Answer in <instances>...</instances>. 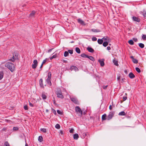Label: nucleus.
<instances>
[{"label":"nucleus","instance_id":"obj_12","mask_svg":"<svg viewBox=\"0 0 146 146\" xmlns=\"http://www.w3.org/2000/svg\"><path fill=\"white\" fill-rule=\"evenodd\" d=\"M129 76L131 79H133L135 77V75L132 72H131L129 73Z\"/></svg>","mask_w":146,"mask_h":146},{"label":"nucleus","instance_id":"obj_36","mask_svg":"<svg viewBox=\"0 0 146 146\" xmlns=\"http://www.w3.org/2000/svg\"><path fill=\"white\" fill-rule=\"evenodd\" d=\"M136 71L138 73H139L141 72V70L138 67L135 68Z\"/></svg>","mask_w":146,"mask_h":146},{"label":"nucleus","instance_id":"obj_34","mask_svg":"<svg viewBox=\"0 0 146 146\" xmlns=\"http://www.w3.org/2000/svg\"><path fill=\"white\" fill-rule=\"evenodd\" d=\"M57 56V54H55L54 55L52 56L50 58V60H52L54 58H56Z\"/></svg>","mask_w":146,"mask_h":146},{"label":"nucleus","instance_id":"obj_52","mask_svg":"<svg viewBox=\"0 0 146 146\" xmlns=\"http://www.w3.org/2000/svg\"><path fill=\"white\" fill-rule=\"evenodd\" d=\"M125 80V78H122L121 80V82L122 83H123V82H125V81H124Z\"/></svg>","mask_w":146,"mask_h":146},{"label":"nucleus","instance_id":"obj_47","mask_svg":"<svg viewBox=\"0 0 146 146\" xmlns=\"http://www.w3.org/2000/svg\"><path fill=\"white\" fill-rule=\"evenodd\" d=\"M127 99V96H123V101H124L126 100Z\"/></svg>","mask_w":146,"mask_h":146},{"label":"nucleus","instance_id":"obj_29","mask_svg":"<svg viewBox=\"0 0 146 146\" xmlns=\"http://www.w3.org/2000/svg\"><path fill=\"white\" fill-rule=\"evenodd\" d=\"M80 56L83 58H87L88 57V55L85 54V53H82V54Z\"/></svg>","mask_w":146,"mask_h":146},{"label":"nucleus","instance_id":"obj_6","mask_svg":"<svg viewBox=\"0 0 146 146\" xmlns=\"http://www.w3.org/2000/svg\"><path fill=\"white\" fill-rule=\"evenodd\" d=\"M70 99L75 104L77 105H79V102L76 98L73 97L70 98Z\"/></svg>","mask_w":146,"mask_h":146},{"label":"nucleus","instance_id":"obj_48","mask_svg":"<svg viewBox=\"0 0 146 146\" xmlns=\"http://www.w3.org/2000/svg\"><path fill=\"white\" fill-rule=\"evenodd\" d=\"M12 58H13V60H12V59H11V60H12V61L13 62H14L15 61V60L16 59V58H15L14 57V54H13V56L12 57Z\"/></svg>","mask_w":146,"mask_h":146},{"label":"nucleus","instance_id":"obj_54","mask_svg":"<svg viewBox=\"0 0 146 146\" xmlns=\"http://www.w3.org/2000/svg\"><path fill=\"white\" fill-rule=\"evenodd\" d=\"M62 62H64L66 63L67 62V61L66 60H65L64 59H62Z\"/></svg>","mask_w":146,"mask_h":146},{"label":"nucleus","instance_id":"obj_45","mask_svg":"<svg viewBox=\"0 0 146 146\" xmlns=\"http://www.w3.org/2000/svg\"><path fill=\"white\" fill-rule=\"evenodd\" d=\"M19 128L17 127H13V130L15 131H17L18 130Z\"/></svg>","mask_w":146,"mask_h":146},{"label":"nucleus","instance_id":"obj_7","mask_svg":"<svg viewBox=\"0 0 146 146\" xmlns=\"http://www.w3.org/2000/svg\"><path fill=\"white\" fill-rule=\"evenodd\" d=\"M33 64L32 65V68L35 69L36 67L38 65V62L36 60H34L33 62Z\"/></svg>","mask_w":146,"mask_h":146},{"label":"nucleus","instance_id":"obj_23","mask_svg":"<svg viewBox=\"0 0 146 146\" xmlns=\"http://www.w3.org/2000/svg\"><path fill=\"white\" fill-rule=\"evenodd\" d=\"M75 51L78 54H80L81 52L80 50L78 47L76 48Z\"/></svg>","mask_w":146,"mask_h":146},{"label":"nucleus","instance_id":"obj_38","mask_svg":"<svg viewBox=\"0 0 146 146\" xmlns=\"http://www.w3.org/2000/svg\"><path fill=\"white\" fill-rule=\"evenodd\" d=\"M142 38L143 40H146V35L143 34L142 36Z\"/></svg>","mask_w":146,"mask_h":146},{"label":"nucleus","instance_id":"obj_2","mask_svg":"<svg viewBox=\"0 0 146 146\" xmlns=\"http://www.w3.org/2000/svg\"><path fill=\"white\" fill-rule=\"evenodd\" d=\"M56 93L57 95V97L61 99L64 98V96L62 94L61 90L60 88H57Z\"/></svg>","mask_w":146,"mask_h":146},{"label":"nucleus","instance_id":"obj_56","mask_svg":"<svg viewBox=\"0 0 146 146\" xmlns=\"http://www.w3.org/2000/svg\"><path fill=\"white\" fill-rule=\"evenodd\" d=\"M46 59H46V58L44 60H43V62H42V64H44V63H45L46 62Z\"/></svg>","mask_w":146,"mask_h":146},{"label":"nucleus","instance_id":"obj_27","mask_svg":"<svg viewBox=\"0 0 146 146\" xmlns=\"http://www.w3.org/2000/svg\"><path fill=\"white\" fill-rule=\"evenodd\" d=\"M98 42L99 44H102L103 40L102 39H98Z\"/></svg>","mask_w":146,"mask_h":146},{"label":"nucleus","instance_id":"obj_8","mask_svg":"<svg viewBox=\"0 0 146 146\" xmlns=\"http://www.w3.org/2000/svg\"><path fill=\"white\" fill-rule=\"evenodd\" d=\"M133 21L139 23L140 21V19L139 18L135 16H133L132 17Z\"/></svg>","mask_w":146,"mask_h":146},{"label":"nucleus","instance_id":"obj_16","mask_svg":"<svg viewBox=\"0 0 146 146\" xmlns=\"http://www.w3.org/2000/svg\"><path fill=\"white\" fill-rule=\"evenodd\" d=\"M39 84L40 87L42 88H44V86L43 84V80L42 78L40 79L39 80Z\"/></svg>","mask_w":146,"mask_h":146},{"label":"nucleus","instance_id":"obj_32","mask_svg":"<svg viewBox=\"0 0 146 146\" xmlns=\"http://www.w3.org/2000/svg\"><path fill=\"white\" fill-rule=\"evenodd\" d=\"M69 55L68 51H65L64 53V56L65 57H67Z\"/></svg>","mask_w":146,"mask_h":146},{"label":"nucleus","instance_id":"obj_5","mask_svg":"<svg viewBox=\"0 0 146 146\" xmlns=\"http://www.w3.org/2000/svg\"><path fill=\"white\" fill-rule=\"evenodd\" d=\"M115 113L114 111H110L107 117V120H110L111 119Z\"/></svg>","mask_w":146,"mask_h":146},{"label":"nucleus","instance_id":"obj_62","mask_svg":"<svg viewBox=\"0 0 146 146\" xmlns=\"http://www.w3.org/2000/svg\"><path fill=\"white\" fill-rule=\"evenodd\" d=\"M120 76H117V79L118 80H120Z\"/></svg>","mask_w":146,"mask_h":146},{"label":"nucleus","instance_id":"obj_30","mask_svg":"<svg viewBox=\"0 0 146 146\" xmlns=\"http://www.w3.org/2000/svg\"><path fill=\"white\" fill-rule=\"evenodd\" d=\"M139 46L141 48H143L144 47V45L142 43H139L138 44Z\"/></svg>","mask_w":146,"mask_h":146},{"label":"nucleus","instance_id":"obj_57","mask_svg":"<svg viewBox=\"0 0 146 146\" xmlns=\"http://www.w3.org/2000/svg\"><path fill=\"white\" fill-rule=\"evenodd\" d=\"M53 101V103H54V104L56 106L57 105V104L56 103V101L55 100H54Z\"/></svg>","mask_w":146,"mask_h":146},{"label":"nucleus","instance_id":"obj_37","mask_svg":"<svg viewBox=\"0 0 146 146\" xmlns=\"http://www.w3.org/2000/svg\"><path fill=\"white\" fill-rule=\"evenodd\" d=\"M40 130L44 133H46V129L45 128H41L40 129Z\"/></svg>","mask_w":146,"mask_h":146},{"label":"nucleus","instance_id":"obj_59","mask_svg":"<svg viewBox=\"0 0 146 146\" xmlns=\"http://www.w3.org/2000/svg\"><path fill=\"white\" fill-rule=\"evenodd\" d=\"M52 49H53V48H51V49H49L48 50V52H50L52 51Z\"/></svg>","mask_w":146,"mask_h":146},{"label":"nucleus","instance_id":"obj_13","mask_svg":"<svg viewBox=\"0 0 146 146\" xmlns=\"http://www.w3.org/2000/svg\"><path fill=\"white\" fill-rule=\"evenodd\" d=\"M87 50L88 52L91 53H93L94 52V50L92 48L89 46L87 47Z\"/></svg>","mask_w":146,"mask_h":146},{"label":"nucleus","instance_id":"obj_63","mask_svg":"<svg viewBox=\"0 0 146 146\" xmlns=\"http://www.w3.org/2000/svg\"><path fill=\"white\" fill-rule=\"evenodd\" d=\"M6 130V128L4 127V128H3V129H2V131H5Z\"/></svg>","mask_w":146,"mask_h":146},{"label":"nucleus","instance_id":"obj_10","mask_svg":"<svg viewBox=\"0 0 146 146\" xmlns=\"http://www.w3.org/2000/svg\"><path fill=\"white\" fill-rule=\"evenodd\" d=\"M70 69L71 70H74L75 71H77L78 70V68L76 66H71Z\"/></svg>","mask_w":146,"mask_h":146},{"label":"nucleus","instance_id":"obj_51","mask_svg":"<svg viewBox=\"0 0 146 146\" xmlns=\"http://www.w3.org/2000/svg\"><path fill=\"white\" fill-rule=\"evenodd\" d=\"M29 106H31V107H33L34 106L33 105L32 103H31V102H29Z\"/></svg>","mask_w":146,"mask_h":146},{"label":"nucleus","instance_id":"obj_33","mask_svg":"<svg viewBox=\"0 0 146 146\" xmlns=\"http://www.w3.org/2000/svg\"><path fill=\"white\" fill-rule=\"evenodd\" d=\"M128 43L129 44H130L131 45H133L134 44V43L133 40H129L128 41Z\"/></svg>","mask_w":146,"mask_h":146},{"label":"nucleus","instance_id":"obj_15","mask_svg":"<svg viewBox=\"0 0 146 146\" xmlns=\"http://www.w3.org/2000/svg\"><path fill=\"white\" fill-rule=\"evenodd\" d=\"M41 97L42 99L44 100H45L46 99V96L44 92H43L42 93Z\"/></svg>","mask_w":146,"mask_h":146},{"label":"nucleus","instance_id":"obj_24","mask_svg":"<svg viewBox=\"0 0 146 146\" xmlns=\"http://www.w3.org/2000/svg\"><path fill=\"white\" fill-rule=\"evenodd\" d=\"M118 115L121 116L125 115H126V113L124 111H121L119 113Z\"/></svg>","mask_w":146,"mask_h":146},{"label":"nucleus","instance_id":"obj_11","mask_svg":"<svg viewBox=\"0 0 146 146\" xmlns=\"http://www.w3.org/2000/svg\"><path fill=\"white\" fill-rule=\"evenodd\" d=\"M130 58L132 59V62L135 64H137L138 62V60L134 58L133 56H131L130 57Z\"/></svg>","mask_w":146,"mask_h":146},{"label":"nucleus","instance_id":"obj_43","mask_svg":"<svg viewBox=\"0 0 146 146\" xmlns=\"http://www.w3.org/2000/svg\"><path fill=\"white\" fill-rule=\"evenodd\" d=\"M68 53H69L70 54H72L73 53V50H68Z\"/></svg>","mask_w":146,"mask_h":146},{"label":"nucleus","instance_id":"obj_18","mask_svg":"<svg viewBox=\"0 0 146 146\" xmlns=\"http://www.w3.org/2000/svg\"><path fill=\"white\" fill-rule=\"evenodd\" d=\"M113 62L115 65L117 66H118L119 64L118 63V61L117 60H116L115 58L114 59Z\"/></svg>","mask_w":146,"mask_h":146},{"label":"nucleus","instance_id":"obj_25","mask_svg":"<svg viewBox=\"0 0 146 146\" xmlns=\"http://www.w3.org/2000/svg\"><path fill=\"white\" fill-rule=\"evenodd\" d=\"M87 58H88L90 60L93 61H95L94 58L92 56H88V57Z\"/></svg>","mask_w":146,"mask_h":146},{"label":"nucleus","instance_id":"obj_44","mask_svg":"<svg viewBox=\"0 0 146 146\" xmlns=\"http://www.w3.org/2000/svg\"><path fill=\"white\" fill-rule=\"evenodd\" d=\"M97 40V38L95 37H93L92 38V40L93 41H96Z\"/></svg>","mask_w":146,"mask_h":146},{"label":"nucleus","instance_id":"obj_19","mask_svg":"<svg viewBox=\"0 0 146 146\" xmlns=\"http://www.w3.org/2000/svg\"><path fill=\"white\" fill-rule=\"evenodd\" d=\"M87 135V134L85 133H82L81 135V137L82 138H84Z\"/></svg>","mask_w":146,"mask_h":146},{"label":"nucleus","instance_id":"obj_3","mask_svg":"<svg viewBox=\"0 0 146 146\" xmlns=\"http://www.w3.org/2000/svg\"><path fill=\"white\" fill-rule=\"evenodd\" d=\"M47 78L46 79V82L49 86H51L52 85L51 80V72H48L47 75Z\"/></svg>","mask_w":146,"mask_h":146},{"label":"nucleus","instance_id":"obj_64","mask_svg":"<svg viewBox=\"0 0 146 146\" xmlns=\"http://www.w3.org/2000/svg\"><path fill=\"white\" fill-rule=\"evenodd\" d=\"M124 72L126 74H127V71L126 70H125L124 71Z\"/></svg>","mask_w":146,"mask_h":146},{"label":"nucleus","instance_id":"obj_53","mask_svg":"<svg viewBox=\"0 0 146 146\" xmlns=\"http://www.w3.org/2000/svg\"><path fill=\"white\" fill-rule=\"evenodd\" d=\"M133 40L135 42H137L138 40L137 39V38H133Z\"/></svg>","mask_w":146,"mask_h":146},{"label":"nucleus","instance_id":"obj_22","mask_svg":"<svg viewBox=\"0 0 146 146\" xmlns=\"http://www.w3.org/2000/svg\"><path fill=\"white\" fill-rule=\"evenodd\" d=\"M4 73L3 71L0 72V80H1L3 77Z\"/></svg>","mask_w":146,"mask_h":146},{"label":"nucleus","instance_id":"obj_55","mask_svg":"<svg viewBox=\"0 0 146 146\" xmlns=\"http://www.w3.org/2000/svg\"><path fill=\"white\" fill-rule=\"evenodd\" d=\"M5 121L9 123L11 121V120H9V119H5Z\"/></svg>","mask_w":146,"mask_h":146},{"label":"nucleus","instance_id":"obj_9","mask_svg":"<svg viewBox=\"0 0 146 146\" xmlns=\"http://www.w3.org/2000/svg\"><path fill=\"white\" fill-rule=\"evenodd\" d=\"M104 59H99L98 60V61L100 64V66L102 67L104 65Z\"/></svg>","mask_w":146,"mask_h":146},{"label":"nucleus","instance_id":"obj_1","mask_svg":"<svg viewBox=\"0 0 146 146\" xmlns=\"http://www.w3.org/2000/svg\"><path fill=\"white\" fill-rule=\"evenodd\" d=\"M5 66L8 68L11 72H13L14 71L15 67L14 64L11 62H8L5 64Z\"/></svg>","mask_w":146,"mask_h":146},{"label":"nucleus","instance_id":"obj_41","mask_svg":"<svg viewBox=\"0 0 146 146\" xmlns=\"http://www.w3.org/2000/svg\"><path fill=\"white\" fill-rule=\"evenodd\" d=\"M52 112L55 115H56V110L53 108L51 109Z\"/></svg>","mask_w":146,"mask_h":146},{"label":"nucleus","instance_id":"obj_17","mask_svg":"<svg viewBox=\"0 0 146 146\" xmlns=\"http://www.w3.org/2000/svg\"><path fill=\"white\" fill-rule=\"evenodd\" d=\"M107 115L106 113L103 115L102 117V121L107 119Z\"/></svg>","mask_w":146,"mask_h":146},{"label":"nucleus","instance_id":"obj_35","mask_svg":"<svg viewBox=\"0 0 146 146\" xmlns=\"http://www.w3.org/2000/svg\"><path fill=\"white\" fill-rule=\"evenodd\" d=\"M55 127L56 128L59 129L60 128V126L59 124L57 123L55 125Z\"/></svg>","mask_w":146,"mask_h":146},{"label":"nucleus","instance_id":"obj_26","mask_svg":"<svg viewBox=\"0 0 146 146\" xmlns=\"http://www.w3.org/2000/svg\"><path fill=\"white\" fill-rule=\"evenodd\" d=\"M35 11H33L30 14L29 16L31 17H33L35 14Z\"/></svg>","mask_w":146,"mask_h":146},{"label":"nucleus","instance_id":"obj_31","mask_svg":"<svg viewBox=\"0 0 146 146\" xmlns=\"http://www.w3.org/2000/svg\"><path fill=\"white\" fill-rule=\"evenodd\" d=\"M108 45V42L107 41L104 42L103 44V45L104 47Z\"/></svg>","mask_w":146,"mask_h":146},{"label":"nucleus","instance_id":"obj_58","mask_svg":"<svg viewBox=\"0 0 146 146\" xmlns=\"http://www.w3.org/2000/svg\"><path fill=\"white\" fill-rule=\"evenodd\" d=\"M107 49L108 50H110L111 49L110 47L109 46H108L107 47Z\"/></svg>","mask_w":146,"mask_h":146},{"label":"nucleus","instance_id":"obj_28","mask_svg":"<svg viewBox=\"0 0 146 146\" xmlns=\"http://www.w3.org/2000/svg\"><path fill=\"white\" fill-rule=\"evenodd\" d=\"M91 31L94 32H98L100 31V29H92Z\"/></svg>","mask_w":146,"mask_h":146},{"label":"nucleus","instance_id":"obj_14","mask_svg":"<svg viewBox=\"0 0 146 146\" xmlns=\"http://www.w3.org/2000/svg\"><path fill=\"white\" fill-rule=\"evenodd\" d=\"M78 23H80V24L82 25H85V24L84 21L80 19H78Z\"/></svg>","mask_w":146,"mask_h":146},{"label":"nucleus","instance_id":"obj_40","mask_svg":"<svg viewBox=\"0 0 146 146\" xmlns=\"http://www.w3.org/2000/svg\"><path fill=\"white\" fill-rule=\"evenodd\" d=\"M57 113L59 114H60V115H62L63 114V112L60 111L59 110H57Z\"/></svg>","mask_w":146,"mask_h":146},{"label":"nucleus","instance_id":"obj_61","mask_svg":"<svg viewBox=\"0 0 146 146\" xmlns=\"http://www.w3.org/2000/svg\"><path fill=\"white\" fill-rule=\"evenodd\" d=\"M109 109L110 110H111L112 109V107L111 106V105H110L109 106Z\"/></svg>","mask_w":146,"mask_h":146},{"label":"nucleus","instance_id":"obj_46","mask_svg":"<svg viewBox=\"0 0 146 146\" xmlns=\"http://www.w3.org/2000/svg\"><path fill=\"white\" fill-rule=\"evenodd\" d=\"M108 37L107 36H104L102 38V40H107Z\"/></svg>","mask_w":146,"mask_h":146},{"label":"nucleus","instance_id":"obj_4","mask_svg":"<svg viewBox=\"0 0 146 146\" xmlns=\"http://www.w3.org/2000/svg\"><path fill=\"white\" fill-rule=\"evenodd\" d=\"M75 111L77 114H80V116L81 117L82 115L83 112L80 107L78 106H77L75 107Z\"/></svg>","mask_w":146,"mask_h":146},{"label":"nucleus","instance_id":"obj_42","mask_svg":"<svg viewBox=\"0 0 146 146\" xmlns=\"http://www.w3.org/2000/svg\"><path fill=\"white\" fill-rule=\"evenodd\" d=\"M24 108L25 110H28V106L27 105H25L24 106Z\"/></svg>","mask_w":146,"mask_h":146},{"label":"nucleus","instance_id":"obj_20","mask_svg":"<svg viewBox=\"0 0 146 146\" xmlns=\"http://www.w3.org/2000/svg\"><path fill=\"white\" fill-rule=\"evenodd\" d=\"M79 137V136L78 134L76 133L74 135L73 138L74 139L77 140Z\"/></svg>","mask_w":146,"mask_h":146},{"label":"nucleus","instance_id":"obj_49","mask_svg":"<svg viewBox=\"0 0 146 146\" xmlns=\"http://www.w3.org/2000/svg\"><path fill=\"white\" fill-rule=\"evenodd\" d=\"M108 86V85H107L106 86L104 85L102 87L104 89H107Z\"/></svg>","mask_w":146,"mask_h":146},{"label":"nucleus","instance_id":"obj_39","mask_svg":"<svg viewBox=\"0 0 146 146\" xmlns=\"http://www.w3.org/2000/svg\"><path fill=\"white\" fill-rule=\"evenodd\" d=\"M4 146H10L9 144L8 141H5L4 144Z\"/></svg>","mask_w":146,"mask_h":146},{"label":"nucleus","instance_id":"obj_60","mask_svg":"<svg viewBox=\"0 0 146 146\" xmlns=\"http://www.w3.org/2000/svg\"><path fill=\"white\" fill-rule=\"evenodd\" d=\"M60 133L62 135L63 134V131L62 130H60Z\"/></svg>","mask_w":146,"mask_h":146},{"label":"nucleus","instance_id":"obj_21","mask_svg":"<svg viewBox=\"0 0 146 146\" xmlns=\"http://www.w3.org/2000/svg\"><path fill=\"white\" fill-rule=\"evenodd\" d=\"M38 140L40 142H42L43 141V138L42 136H40L38 138Z\"/></svg>","mask_w":146,"mask_h":146},{"label":"nucleus","instance_id":"obj_50","mask_svg":"<svg viewBox=\"0 0 146 146\" xmlns=\"http://www.w3.org/2000/svg\"><path fill=\"white\" fill-rule=\"evenodd\" d=\"M74 131V129L73 128H72L69 131V132L71 133H73V131Z\"/></svg>","mask_w":146,"mask_h":146}]
</instances>
